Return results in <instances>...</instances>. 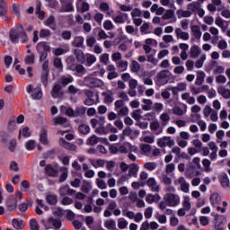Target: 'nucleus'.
<instances>
[{"mask_svg": "<svg viewBox=\"0 0 230 230\" xmlns=\"http://www.w3.org/2000/svg\"><path fill=\"white\" fill-rule=\"evenodd\" d=\"M9 39L13 44H19V41L22 44L28 42V34L24 31L22 25L17 26L9 32Z\"/></svg>", "mask_w": 230, "mask_h": 230, "instance_id": "obj_1", "label": "nucleus"}, {"mask_svg": "<svg viewBox=\"0 0 230 230\" xmlns=\"http://www.w3.org/2000/svg\"><path fill=\"white\" fill-rule=\"evenodd\" d=\"M9 39L13 44H19V41L22 44L28 42V34L24 31L22 25L17 26L9 32Z\"/></svg>", "mask_w": 230, "mask_h": 230, "instance_id": "obj_2", "label": "nucleus"}, {"mask_svg": "<svg viewBox=\"0 0 230 230\" xmlns=\"http://www.w3.org/2000/svg\"><path fill=\"white\" fill-rule=\"evenodd\" d=\"M94 76H96V72L84 77V84L86 85V87H90L91 89L103 87V85H105V83H103L102 79L96 78Z\"/></svg>", "mask_w": 230, "mask_h": 230, "instance_id": "obj_3", "label": "nucleus"}, {"mask_svg": "<svg viewBox=\"0 0 230 230\" xmlns=\"http://www.w3.org/2000/svg\"><path fill=\"white\" fill-rule=\"evenodd\" d=\"M164 200L167 202L169 208H177L181 204V196L175 193H166Z\"/></svg>", "mask_w": 230, "mask_h": 230, "instance_id": "obj_4", "label": "nucleus"}, {"mask_svg": "<svg viewBox=\"0 0 230 230\" xmlns=\"http://www.w3.org/2000/svg\"><path fill=\"white\" fill-rule=\"evenodd\" d=\"M27 93L31 94L32 100H40L43 95L40 84H38L36 87L33 84H29L27 86Z\"/></svg>", "mask_w": 230, "mask_h": 230, "instance_id": "obj_5", "label": "nucleus"}, {"mask_svg": "<svg viewBox=\"0 0 230 230\" xmlns=\"http://www.w3.org/2000/svg\"><path fill=\"white\" fill-rule=\"evenodd\" d=\"M203 115L206 119H210V121L217 122L218 121V111L212 109L211 106L206 105L203 110Z\"/></svg>", "mask_w": 230, "mask_h": 230, "instance_id": "obj_6", "label": "nucleus"}, {"mask_svg": "<svg viewBox=\"0 0 230 230\" xmlns=\"http://www.w3.org/2000/svg\"><path fill=\"white\" fill-rule=\"evenodd\" d=\"M41 223L46 229H51L52 227H54L55 229H60L62 226V222H60V219H57L53 217H49L47 221L42 220Z\"/></svg>", "mask_w": 230, "mask_h": 230, "instance_id": "obj_7", "label": "nucleus"}, {"mask_svg": "<svg viewBox=\"0 0 230 230\" xmlns=\"http://www.w3.org/2000/svg\"><path fill=\"white\" fill-rule=\"evenodd\" d=\"M118 116H128V107L125 106L122 100H117L114 103Z\"/></svg>", "mask_w": 230, "mask_h": 230, "instance_id": "obj_8", "label": "nucleus"}, {"mask_svg": "<svg viewBox=\"0 0 230 230\" xmlns=\"http://www.w3.org/2000/svg\"><path fill=\"white\" fill-rule=\"evenodd\" d=\"M91 125L93 128L95 129L96 134H107V126H105V124L100 123V120H98L97 119H92Z\"/></svg>", "mask_w": 230, "mask_h": 230, "instance_id": "obj_9", "label": "nucleus"}, {"mask_svg": "<svg viewBox=\"0 0 230 230\" xmlns=\"http://www.w3.org/2000/svg\"><path fill=\"white\" fill-rule=\"evenodd\" d=\"M70 61L73 62L75 61V59L73 58H70L67 60L68 69H70V71H76L78 75H85V73H87V69L84 67V65L69 63Z\"/></svg>", "mask_w": 230, "mask_h": 230, "instance_id": "obj_10", "label": "nucleus"}, {"mask_svg": "<svg viewBox=\"0 0 230 230\" xmlns=\"http://www.w3.org/2000/svg\"><path fill=\"white\" fill-rule=\"evenodd\" d=\"M128 152H134L135 154H137V152H139V149H137V146H132L128 142H126L123 145L119 146V154H128Z\"/></svg>", "mask_w": 230, "mask_h": 230, "instance_id": "obj_11", "label": "nucleus"}, {"mask_svg": "<svg viewBox=\"0 0 230 230\" xmlns=\"http://www.w3.org/2000/svg\"><path fill=\"white\" fill-rule=\"evenodd\" d=\"M113 22L115 24H130V20L128 19V13H120L119 14L116 16L111 17Z\"/></svg>", "mask_w": 230, "mask_h": 230, "instance_id": "obj_12", "label": "nucleus"}, {"mask_svg": "<svg viewBox=\"0 0 230 230\" xmlns=\"http://www.w3.org/2000/svg\"><path fill=\"white\" fill-rule=\"evenodd\" d=\"M150 130H152L153 134L155 136H159L160 134H163V131L164 130V126L161 123H159V120H155L150 123Z\"/></svg>", "mask_w": 230, "mask_h": 230, "instance_id": "obj_13", "label": "nucleus"}, {"mask_svg": "<svg viewBox=\"0 0 230 230\" xmlns=\"http://www.w3.org/2000/svg\"><path fill=\"white\" fill-rule=\"evenodd\" d=\"M146 185L154 193H159V191H161V185L157 183V181L154 177H151L147 180Z\"/></svg>", "mask_w": 230, "mask_h": 230, "instance_id": "obj_14", "label": "nucleus"}, {"mask_svg": "<svg viewBox=\"0 0 230 230\" xmlns=\"http://www.w3.org/2000/svg\"><path fill=\"white\" fill-rule=\"evenodd\" d=\"M157 145L158 146H161V148H164V146H173V145H175V141H173L170 137H164L158 139Z\"/></svg>", "mask_w": 230, "mask_h": 230, "instance_id": "obj_15", "label": "nucleus"}, {"mask_svg": "<svg viewBox=\"0 0 230 230\" xmlns=\"http://www.w3.org/2000/svg\"><path fill=\"white\" fill-rule=\"evenodd\" d=\"M59 195L61 197H66V195H70V197H75V195H76V190L69 188V185H65L59 189Z\"/></svg>", "mask_w": 230, "mask_h": 230, "instance_id": "obj_16", "label": "nucleus"}, {"mask_svg": "<svg viewBox=\"0 0 230 230\" xmlns=\"http://www.w3.org/2000/svg\"><path fill=\"white\" fill-rule=\"evenodd\" d=\"M76 8L79 13H85V12H89L90 5L89 3L84 2V0H78Z\"/></svg>", "mask_w": 230, "mask_h": 230, "instance_id": "obj_17", "label": "nucleus"}, {"mask_svg": "<svg viewBox=\"0 0 230 230\" xmlns=\"http://www.w3.org/2000/svg\"><path fill=\"white\" fill-rule=\"evenodd\" d=\"M102 96L103 98V102L107 105H110V103H112L114 102V93L111 91H106L102 93Z\"/></svg>", "mask_w": 230, "mask_h": 230, "instance_id": "obj_18", "label": "nucleus"}, {"mask_svg": "<svg viewBox=\"0 0 230 230\" xmlns=\"http://www.w3.org/2000/svg\"><path fill=\"white\" fill-rule=\"evenodd\" d=\"M178 182L180 184V188L183 193H190V183L186 181V179L184 177H180L178 179Z\"/></svg>", "mask_w": 230, "mask_h": 230, "instance_id": "obj_19", "label": "nucleus"}, {"mask_svg": "<svg viewBox=\"0 0 230 230\" xmlns=\"http://www.w3.org/2000/svg\"><path fill=\"white\" fill-rule=\"evenodd\" d=\"M25 64L32 65L35 64V54L30 49V45H27V55L24 59Z\"/></svg>", "mask_w": 230, "mask_h": 230, "instance_id": "obj_20", "label": "nucleus"}, {"mask_svg": "<svg viewBox=\"0 0 230 230\" xmlns=\"http://www.w3.org/2000/svg\"><path fill=\"white\" fill-rule=\"evenodd\" d=\"M200 53H202V49L199 47L198 45H193L190 47V58H199L200 56Z\"/></svg>", "mask_w": 230, "mask_h": 230, "instance_id": "obj_21", "label": "nucleus"}, {"mask_svg": "<svg viewBox=\"0 0 230 230\" xmlns=\"http://www.w3.org/2000/svg\"><path fill=\"white\" fill-rule=\"evenodd\" d=\"M52 98H62L64 92H62V86L60 84H55L51 91Z\"/></svg>", "mask_w": 230, "mask_h": 230, "instance_id": "obj_22", "label": "nucleus"}, {"mask_svg": "<svg viewBox=\"0 0 230 230\" xmlns=\"http://www.w3.org/2000/svg\"><path fill=\"white\" fill-rule=\"evenodd\" d=\"M74 55L75 58L77 59L80 64H85V57L86 54L84 53V51L80 49H75L74 51Z\"/></svg>", "mask_w": 230, "mask_h": 230, "instance_id": "obj_23", "label": "nucleus"}, {"mask_svg": "<svg viewBox=\"0 0 230 230\" xmlns=\"http://www.w3.org/2000/svg\"><path fill=\"white\" fill-rule=\"evenodd\" d=\"M36 48H37L38 53H42L43 51H47V52L51 51V47L46 41H41L38 43Z\"/></svg>", "mask_w": 230, "mask_h": 230, "instance_id": "obj_24", "label": "nucleus"}, {"mask_svg": "<svg viewBox=\"0 0 230 230\" xmlns=\"http://www.w3.org/2000/svg\"><path fill=\"white\" fill-rule=\"evenodd\" d=\"M175 35L177 39H181V40H190V33L182 31V29L176 28Z\"/></svg>", "mask_w": 230, "mask_h": 230, "instance_id": "obj_25", "label": "nucleus"}, {"mask_svg": "<svg viewBox=\"0 0 230 230\" xmlns=\"http://www.w3.org/2000/svg\"><path fill=\"white\" fill-rule=\"evenodd\" d=\"M161 200V195L158 193L155 194H147L146 197V202L147 204H154V202H159Z\"/></svg>", "mask_w": 230, "mask_h": 230, "instance_id": "obj_26", "label": "nucleus"}, {"mask_svg": "<svg viewBox=\"0 0 230 230\" xmlns=\"http://www.w3.org/2000/svg\"><path fill=\"white\" fill-rule=\"evenodd\" d=\"M217 93H218V94H220V96L225 98V100H229L230 90L226 88V86L221 85V86L217 87Z\"/></svg>", "mask_w": 230, "mask_h": 230, "instance_id": "obj_27", "label": "nucleus"}, {"mask_svg": "<svg viewBox=\"0 0 230 230\" xmlns=\"http://www.w3.org/2000/svg\"><path fill=\"white\" fill-rule=\"evenodd\" d=\"M12 226L16 230L24 229V221L22 219H19V218H13Z\"/></svg>", "mask_w": 230, "mask_h": 230, "instance_id": "obj_28", "label": "nucleus"}, {"mask_svg": "<svg viewBox=\"0 0 230 230\" xmlns=\"http://www.w3.org/2000/svg\"><path fill=\"white\" fill-rule=\"evenodd\" d=\"M59 145L63 146V148H66V150H76V146L66 141V139L64 138L59 139Z\"/></svg>", "mask_w": 230, "mask_h": 230, "instance_id": "obj_29", "label": "nucleus"}, {"mask_svg": "<svg viewBox=\"0 0 230 230\" xmlns=\"http://www.w3.org/2000/svg\"><path fill=\"white\" fill-rule=\"evenodd\" d=\"M190 30L192 31L193 37H195L198 40H200V38L202 37V31H200V26L192 25L190 27Z\"/></svg>", "mask_w": 230, "mask_h": 230, "instance_id": "obj_30", "label": "nucleus"}, {"mask_svg": "<svg viewBox=\"0 0 230 230\" xmlns=\"http://www.w3.org/2000/svg\"><path fill=\"white\" fill-rule=\"evenodd\" d=\"M205 78H206V73H204V71H198L195 84L198 86L202 85V84H204Z\"/></svg>", "mask_w": 230, "mask_h": 230, "instance_id": "obj_31", "label": "nucleus"}, {"mask_svg": "<svg viewBox=\"0 0 230 230\" xmlns=\"http://www.w3.org/2000/svg\"><path fill=\"white\" fill-rule=\"evenodd\" d=\"M181 100L189 103V105H193L195 103V97H192L190 93H182Z\"/></svg>", "mask_w": 230, "mask_h": 230, "instance_id": "obj_32", "label": "nucleus"}, {"mask_svg": "<svg viewBox=\"0 0 230 230\" xmlns=\"http://www.w3.org/2000/svg\"><path fill=\"white\" fill-rule=\"evenodd\" d=\"M190 200H191V199L190 198V196H188V195L183 196V200L181 202V206L183 208L186 209V211H190V209H191Z\"/></svg>", "mask_w": 230, "mask_h": 230, "instance_id": "obj_33", "label": "nucleus"}, {"mask_svg": "<svg viewBox=\"0 0 230 230\" xmlns=\"http://www.w3.org/2000/svg\"><path fill=\"white\" fill-rule=\"evenodd\" d=\"M89 161L93 168H103L105 166V161L102 159H90Z\"/></svg>", "mask_w": 230, "mask_h": 230, "instance_id": "obj_34", "label": "nucleus"}, {"mask_svg": "<svg viewBox=\"0 0 230 230\" xmlns=\"http://www.w3.org/2000/svg\"><path fill=\"white\" fill-rule=\"evenodd\" d=\"M96 60H97L96 56L90 53L86 54L85 61H86L87 67H91L93 64H95Z\"/></svg>", "mask_w": 230, "mask_h": 230, "instance_id": "obj_35", "label": "nucleus"}, {"mask_svg": "<svg viewBox=\"0 0 230 230\" xmlns=\"http://www.w3.org/2000/svg\"><path fill=\"white\" fill-rule=\"evenodd\" d=\"M99 143L100 137H98L96 135H92L86 140V145H89L90 146H94V145H98Z\"/></svg>", "mask_w": 230, "mask_h": 230, "instance_id": "obj_36", "label": "nucleus"}, {"mask_svg": "<svg viewBox=\"0 0 230 230\" xmlns=\"http://www.w3.org/2000/svg\"><path fill=\"white\" fill-rule=\"evenodd\" d=\"M137 172H139V165L132 164L129 166L128 173L130 177H137Z\"/></svg>", "mask_w": 230, "mask_h": 230, "instance_id": "obj_37", "label": "nucleus"}, {"mask_svg": "<svg viewBox=\"0 0 230 230\" xmlns=\"http://www.w3.org/2000/svg\"><path fill=\"white\" fill-rule=\"evenodd\" d=\"M221 186L223 188H229V177L226 173H222L219 177Z\"/></svg>", "mask_w": 230, "mask_h": 230, "instance_id": "obj_38", "label": "nucleus"}, {"mask_svg": "<svg viewBox=\"0 0 230 230\" xmlns=\"http://www.w3.org/2000/svg\"><path fill=\"white\" fill-rule=\"evenodd\" d=\"M183 107L185 109L184 111L182 109H181V107L175 106L172 109L173 114H175L176 116H183L184 114H186V109H188V105L183 104Z\"/></svg>", "mask_w": 230, "mask_h": 230, "instance_id": "obj_39", "label": "nucleus"}, {"mask_svg": "<svg viewBox=\"0 0 230 230\" xmlns=\"http://www.w3.org/2000/svg\"><path fill=\"white\" fill-rule=\"evenodd\" d=\"M96 100H94V98H87L84 100V105H87L88 107H91V105H96V103H99V99H100V95L97 93L95 95Z\"/></svg>", "mask_w": 230, "mask_h": 230, "instance_id": "obj_40", "label": "nucleus"}, {"mask_svg": "<svg viewBox=\"0 0 230 230\" xmlns=\"http://www.w3.org/2000/svg\"><path fill=\"white\" fill-rule=\"evenodd\" d=\"M6 1L5 0H0V17H4L6 19Z\"/></svg>", "mask_w": 230, "mask_h": 230, "instance_id": "obj_41", "label": "nucleus"}, {"mask_svg": "<svg viewBox=\"0 0 230 230\" xmlns=\"http://www.w3.org/2000/svg\"><path fill=\"white\" fill-rule=\"evenodd\" d=\"M170 72L168 70H162L157 74V80L158 82H163V80H166V78H169Z\"/></svg>", "mask_w": 230, "mask_h": 230, "instance_id": "obj_42", "label": "nucleus"}, {"mask_svg": "<svg viewBox=\"0 0 230 230\" xmlns=\"http://www.w3.org/2000/svg\"><path fill=\"white\" fill-rule=\"evenodd\" d=\"M85 39L83 36H76L74 40V46L75 48H84V42Z\"/></svg>", "mask_w": 230, "mask_h": 230, "instance_id": "obj_43", "label": "nucleus"}, {"mask_svg": "<svg viewBox=\"0 0 230 230\" xmlns=\"http://www.w3.org/2000/svg\"><path fill=\"white\" fill-rule=\"evenodd\" d=\"M40 141L42 145H48L49 140H48V131L46 129L41 130L40 134Z\"/></svg>", "mask_w": 230, "mask_h": 230, "instance_id": "obj_44", "label": "nucleus"}, {"mask_svg": "<svg viewBox=\"0 0 230 230\" xmlns=\"http://www.w3.org/2000/svg\"><path fill=\"white\" fill-rule=\"evenodd\" d=\"M177 15H178V19H182L184 17H190L191 15V11L190 10H182V9H179L176 12Z\"/></svg>", "mask_w": 230, "mask_h": 230, "instance_id": "obj_45", "label": "nucleus"}, {"mask_svg": "<svg viewBox=\"0 0 230 230\" xmlns=\"http://www.w3.org/2000/svg\"><path fill=\"white\" fill-rule=\"evenodd\" d=\"M142 102L144 103L142 105V110L143 111H151L152 110V103H154V102H152V100L143 99Z\"/></svg>", "mask_w": 230, "mask_h": 230, "instance_id": "obj_46", "label": "nucleus"}, {"mask_svg": "<svg viewBox=\"0 0 230 230\" xmlns=\"http://www.w3.org/2000/svg\"><path fill=\"white\" fill-rule=\"evenodd\" d=\"M67 121V119L64 117H56L52 119V125L57 127V125H64Z\"/></svg>", "mask_w": 230, "mask_h": 230, "instance_id": "obj_47", "label": "nucleus"}, {"mask_svg": "<svg viewBox=\"0 0 230 230\" xmlns=\"http://www.w3.org/2000/svg\"><path fill=\"white\" fill-rule=\"evenodd\" d=\"M144 168L148 170V172H154L157 168V163L155 162H146L144 164Z\"/></svg>", "mask_w": 230, "mask_h": 230, "instance_id": "obj_48", "label": "nucleus"}, {"mask_svg": "<svg viewBox=\"0 0 230 230\" xmlns=\"http://www.w3.org/2000/svg\"><path fill=\"white\" fill-rule=\"evenodd\" d=\"M61 112H65L66 116L70 118H75V112L72 108H66V106H61Z\"/></svg>", "mask_w": 230, "mask_h": 230, "instance_id": "obj_49", "label": "nucleus"}, {"mask_svg": "<svg viewBox=\"0 0 230 230\" xmlns=\"http://www.w3.org/2000/svg\"><path fill=\"white\" fill-rule=\"evenodd\" d=\"M204 62H206V54H202L200 58L195 62V67L197 69H200L204 66Z\"/></svg>", "mask_w": 230, "mask_h": 230, "instance_id": "obj_50", "label": "nucleus"}, {"mask_svg": "<svg viewBox=\"0 0 230 230\" xmlns=\"http://www.w3.org/2000/svg\"><path fill=\"white\" fill-rule=\"evenodd\" d=\"M78 130L80 134H84L85 136L86 134H89V132H91V128L87 124H81L78 128Z\"/></svg>", "mask_w": 230, "mask_h": 230, "instance_id": "obj_51", "label": "nucleus"}, {"mask_svg": "<svg viewBox=\"0 0 230 230\" xmlns=\"http://www.w3.org/2000/svg\"><path fill=\"white\" fill-rule=\"evenodd\" d=\"M202 165H203V167H204V171H205V172H212V169H211V161H210L209 159L204 158V159L202 160Z\"/></svg>", "mask_w": 230, "mask_h": 230, "instance_id": "obj_52", "label": "nucleus"}, {"mask_svg": "<svg viewBox=\"0 0 230 230\" xmlns=\"http://www.w3.org/2000/svg\"><path fill=\"white\" fill-rule=\"evenodd\" d=\"M160 119L162 121V127H166L170 123V115L168 113H163L160 115Z\"/></svg>", "mask_w": 230, "mask_h": 230, "instance_id": "obj_53", "label": "nucleus"}, {"mask_svg": "<svg viewBox=\"0 0 230 230\" xmlns=\"http://www.w3.org/2000/svg\"><path fill=\"white\" fill-rule=\"evenodd\" d=\"M104 227L109 230H112L116 227V221L114 219H108L104 222Z\"/></svg>", "mask_w": 230, "mask_h": 230, "instance_id": "obj_54", "label": "nucleus"}, {"mask_svg": "<svg viewBox=\"0 0 230 230\" xmlns=\"http://www.w3.org/2000/svg\"><path fill=\"white\" fill-rule=\"evenodd\" d=\"M187 6L190 12H197L200 8V4L199 2H192Z\"/></svg>", "mask_w": 230, "mask_h": 230, "instance_id": "obj_55", "label": "nucleus"}, {"mask_svg": "<svg viewBox=\"0 0 230 230\" xmlns=\"http://www.w3.org/2000/svg\"><path fill=\"white\" fill-rule=\"evenodd\" d=\"M130 67H131L132 73H139V71L141 70V65L136 60H133L131 62Z\"/></svg>", "mask_w": 230, "mask_h": 230, "instance_id": "obj_56", "label": "nucleus"}, {"mask_svg": "<svg viewBox=\"0 0 230 230\" xmlns=\"http://www.w3.org/2000/svg\"><path fill=\"white\" fill-rule=\"evenodd\" d=\"M174 15L175 13L173 12V10H166L164 15L162 16V19L164 21H168L169 19H173Z\"/></svg>", "mask_w": 230, "mask_h": 230, "instance_id": "obj_57", "label": "nucleus"}, {"mask_svg": "<svg viewBox=\"0 0 230 230\" xmlns=\"http://www.w3.org/2000/svg\"><path fill=\"white\" fill-rule=\"evenodd\" d=\"M117 67L119 69V71H127L128 67V61H123L120 60L117 63Z\"/></svg>", "mask_w": 230, "mask_h": 230, "instance_id": "obj_58", "label": "nucleus"}, {"mask_svg": "<svg viewBox=\"0 0 230 230\" xmlns=\"http://www.w3.org/2000/svg\"><path fill=\"white\" fill-rule=\"evenodd\" d=\"M128 226V221L127 219L120 217L118 219V227L119 229H127V226Z\"/></svg>", "mask_w": 230, "mask_h": 230, "instance_id": "obj_59", "label": "nucleus"}, {"mask_svg": "<svg viewBox=\"0 0 230 230\" xmlns=\"http://www.w3.org/2000/svg\"><path fill=\"white\" fill-rule=\"evenodd\" d=\"M73 76L71 75H63L61 76L60 78V83L63 84V85H67L69 84H71L73 82Z\"/></svg>", "mask_w": 230, "mask_h": 230, "instance_id": "obj_60", "label": "nucleus"}, {"mask_svg": "<svg viewBox=\"0 0 230 230\" xmlns=\"http://www.w3.org/2000/svg\"><path fill=\"white\" fill-rule=\"evenodd\" d=\"M140 150L143 152L144 155H150V145L148 144H141L140 145Z\"/></svg>", "mask_w": 230, "mask_h": 230, "instance_id": "obj_61", "label": "nucleus"}, {"mask_svg": "<svg viewBox=\"0 0 230 230\" xmlns=\"http://www.w3.org/2000/svg\"><path fill=\"white\" fill-rule=\"evenodd\" d=\"M64 213H66V211L62 210V208H53V214L58 218H62V217H64Z\"/></svg>", "mask_w": 230, "mask_h": 230, "instance_id": "obj_62", "label": "nucleus"}, {"mask_svg": "<svg viewBox=\"0 0 230 230\" xmlns=\"http://www.w3.org/2000/svg\"><path fill=\"white\" fill-rule=\"evenodd\" d=\"M46 200H47L48 204H50L51 206H53V205L57 204L58 198L55 195H48L46 197Z\"/></svg>", "mask_w": 230, "mask_h": 230, "instance_id": "obj_63", "label": "nucleus"}, {"mask_svg": "<svg viewBox=\"0 0 230 230\" xmlns=\"http://www.w3.org/2000/svg\"><path fill=\"white\" fill-rule=\"evenodd\" d=\"M30 227L31 230H39L40 229L39 222H37V219H35V218L31 219Z\"/></svg>", "mask_w": 230, "mask_h": 230, "instance_id": "obj_64", "label": "nucleus"}]
</instances>
